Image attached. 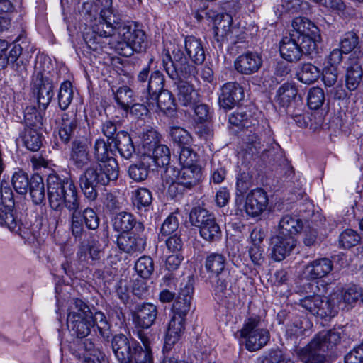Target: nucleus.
<instances>
[{
    "label": "nucleus",
    "instance_id": "obj_15",
    "mask_svg": "<svg viewBox=\"0 0 363 363\" xmlns=\"http://www.w3.org/2000/svg\"><path fill=\"white\" fill-rule=\"evenodd\" d=\"M194 289L193 282L190 277H188L187 281L184 284H182L178 297L173 303V315H177L186 320V316L191 308Z\"/></svg>",
    "mask_w": 363,
    "mask_h": 363
},
{
    "label": "nucleus",
    "instance_id": "obj_47",
    "mask_svg": "<svg viewBox=\"0 0 363 363\" xmlns=\"http://www.w3.org/2000/svg\"><path fill=\"white\" fill-rule=\"evenodd\" d=\"M26 128L40 130L43 126V116L35 107H27L24 113Z\"/></svg>",
    "mask_w": 363,
    "mask_h": 363
},
{
    "label": "nucleus",
    "instance_id": "obj_23",
    "mask_svg": "<svg viewBox=\"0 0 363 363\" xmlns=\"http://www.w3.org/2000/svg\"><path fill=\"white\" fill-rule=\"evenodd\" d=\"M157 313V308L152 303L138 304L134 311L133 320L138 327L147 329L154 324Z\"/></svg>",
    "mask_w": 363,
    "mask_h": 363
},
{
    "label": "nucleus",
    "instance_id": "obj_45",
    "mask_svg": "<svg viewBox=\"0 0 363 363\" xmlns=\"http://www.w3.org/2000/svg\"><path fill=\"white\" fill-rule=\"evenodd\" d=\"M296 39L298 40L302 55H312L316 52L317 42L320 41L321 36L320 32H318V36L315 35H307L296 37Z\"/></svg>",
    "mask_w": 363,
    "mask_h": 363
},
{
    "label": "nucleus",
    "instance_id": "obj_5",
    "mask_svg": "<svg viewBox=\"0 0 363 363\" xmlns=\"http://www.w3.org/2000/svg\"><path fill=\"white\" fill-rule=\"evenodd\" d=\"M341 333L336 329L316 334L297 355L303 363H327V354L340 342Z\"/></svg>",
    "mask_w": 363,
    "mask_h": 363
},
{
    "label": "nucleus",
    "instance_id": "obj_12",
    "mask_svg": "<svg viewBox=\"0 0 363 363\" xmlns=\"http://www.w3.org/2000/svg\"><path fill=\"white\" fill-rule=\"evenodd\" d=\"M225 265L226 258L222 254L212 252L206 258V269L211 277L216 279V289L218 292L224 293L230 284V272Z\"/></svg>",
    "mask_w": 363,
    "mask_h": 363
},
{
    "label": "nucleus",
    "instance_id": "obj_40",
    "mask_svg": "<svg viewBox=\"0 0 363 363\" xmlns=\"http://www.w3.org/2000/svg\"><path fill=\"white\" fill-rule=\"evenodd\" d=\"M228 121L239 128H248L255 125L256 120L252 116L250 111L240 108L230 115Z\"/></svg>",
    "mask_w": 363,
    "mask_h": 363
},
{
    "label": "nucleus",
    "instance_id": "obj_64",
    "mask_svg": "<svg viewBox=\"0 0 363 363\" xmlns=\"http://www.w3.org/2000/svg\"><path fill=\"white\" fill-rule=\"evenodd\" d=\"M345 363H362L363 362V341L355 347L345 357Z\"/></svg>",
    "mask_w": 363,
    "mask_h": 363
},
{
    "label": "nucleus",
    "instance_id": "obj_6",
    "mask_svg": "<svg viewBox=\"0 0 363 363\" xmlns=\"http://www.w3.org/2000/svg\"><path fill=\"white\" fill-rule=\"evenodd\" d=\"M0 225L26 238L29 233L28 227L18 218L13 209V193L9 184L4 181L0 184Z\"/></svg>",
    "mask_w": 363,
    "mask_h": 363
},
{
    "label": "nucleus",
    "instance_id": "obj_54",
    "mask_svg": "<svg viewBox=\"0 0 363 363\" xmlns=\"http://www.w3.org/2000/svg\"><path fill=\"white\" fill-rule=\"evenodd\" d=\"M11 182L14 189L20 194H25L30 186L28 174L21 169L13 174Z\"/></svg>",
    "mask_w": 363,
    "mask_h": 363
},
{
    "label": "nucleus",
    "instance_id": "obj_55",
    "mask_svg": "<svg viewBox=\"0 0 363 363\" xmlns=\"http://www.w3.org/2000/svg\"><path fill=\"white\" fill-rule=\"evenodd\" d=\"M308 105L311 109L317 110L324 104L325 93L320 87H313L308 93Z\"/></svg>",
    "mask_w": 363,
    "mask_h": 363
},
{
    "label": "nucleus",
    "instance_id": "obj_27",
    "mask_svg": "<svg viewBox=\"0 0 363 363\" xmlns=\"http://www.w3.org/2000/svg\"><path fill=\"white\" fill-rule=\"evenodd\" d=\"M70 160L78 169H82L90 162L89 144L85 139H75L72 142Z\"/></svg>",
    "mask_w": 363,
    "mask_h": 363
},
{
    "label": "nucleus",
    "instance_id": "obj_57",
    "mask_svg": "<svg viewBox=\"0 0 363 363\" xmlns=\"http://www.w3.org/2000/svg\"><path fill=\"white\" fill-rule=\"evenodd\" d=\"M359 43L358 35L354 31L345 33L340 39V45L344 53L347 54L354 50Z\"/></svg>",
    "mask_w": 363,
    "mask_h": 363
},
{
    "label": "nucleus",
    "instance_id": "obj_49",
    "mask_svg": "<svg viewBox=\"0 0 363 363\" xmlns=\"http://www.w3.org/2000/svg\"><path fill=\"white\" fill-rule=\"evenodd\" d=\"M360 240L359 234L352 229H346L339 235V245L344 249H350L356 246L360 242Z\"/></svg>",
    "mask_w": 363,
    "mask_h": 363
},
{
    "label": "nucleus",
    "instance_id": "obj_10",
    "mask_svg": "<svg viewBox=\"0 0 363 363\" xmlns=\"http://www.w3.org/2000/svg\"><path fill=\"white\" fill-rule=\"evenodd\" d=\"M190 223L199 228V234L205 240L213 242L220 240L221 230L214 215L205 208H194L189 214Z\"/></svg>",
    "mask_w": 363,
    "mask_h": 363
},
{
    "label": "nucleus",
    "instance_id": "obj_13",
    "mask_svg": "<svg viewBox=\"0 0 363 363\" xmlns=\"http://www.w3.org/2000/svg\"><path fill=\"white\" fill-rule=\"evenodd\" d=\"M45 72H37L33 76L31 90L39 108L45 111L54 96L52 80Z\"/></svg>",
    "mask_w": 363,
    "mask_h": 363
},
{
    "label": "nucleus",
    "instance_id": "obj_53",
    "mask_svg": "<svg viewBox=\"0 0 363 363\" xmlns=\"http://www.w3.org/2000/svg\"><path fill=\"white\" fill-rule=\"evenodd\" d=\"M152 201V193L145 188H140L135 191L133 203L137 209L148 207Z\"/></svg>",
    "mask_w": 363,
    "mask_h": 363
},
{
    "label": "nucleus",
    "instance_id": "obj_29",
    "mask_svg": "<svg viewBox=\"0 0 363 363\" xmlns=\"http://www.w3.org/2000/svg\"><path fill=\"white\" fill-rule=\"evenodd\" d=\"M363 80V68L357 59H351L346 69L345 85L350 91L356 90Z\"/></svg>",
    "mask_w": 363,
    "mask_h": 363
},
{
    "label": "nucleus",
    "instance_id": "obj_52",
    "mask_svg": "<svg viewBox=\"0 0 363 363\" xmlns=\"http://www.w3.org/2000/svg\"><path fill=\"white\" fill-rule=\"evenodd\" d=\"M179 162L182 166L199 165V156L191 146L180 147Z\"/></svg>",
    "mask_w": 363,
    "mask_h": 363
},
{
    "label": "nucleus",
    "instance_id": "obj_24",
    "mask_svg": "<svg viewBox=\"0 0 363 363\" xmlns=\"http://www.w3.org/2000/svg\"><path fill=\"white\" fill-rule=\"evenodd\" d=\"M262 65L261 56L251 52L240 55L234 62L235 69L242 74H252L257 72Z\"/></svg>",
    "mask_w": 363,
    "mask_h": 363
},
{
    "label": "nucleus",
    "instance_id": "obj_4",
    "mask_svg": "<svg viewBox=\"0 0 363 363\" xmlns=\"http://www.w3.org/2000/svg\"><path fill=\"white\" fill-rule=\"evenodd\" d=\"M118 164L116 159L108 163L96 164L88 167L79 178L80 188L86 199L94 201L98 197V187L106 186L118 179Z\"/></svg>",
    "mask_w": 363,
    "mask_h": 363
},
{
    "label": "nucleus",
    "instance_id": "obj_43",
    "mask_svg": "<svg viewBox=\"0 0 363 363\" xmlns=\"http://www.w3.org/2000/svg\"><path fill=\"white\" fill-rule=\"evenodd\" d=\"M320 75L318 67L311 63L303 64L298 73V79L304 84H312L316 82Z\"/></svg>",
    "mask_w": 363,
    "mask_h": 363
},
{
    "label": "nucleus",
    "instance_id": "obj_62",
    "mask_svg": "<svg viewBox=\"0 0 363 363\" xmlns=\"http://www.w3.org/2000/svg\"><path fill=\"white\" fill-rule=\"evenodd\" d=\"M303 321L296 318L293 322L287 324L286 334L290 339L296 338L303 334Z\"/></svg>",
    "mask_w": 363,
    "mask_h": 363
},
{
    "label": "nucleus",
    "instance_id": "obj_39",
    "mask_svg": "<svg viewBox=\"0 0 363 363\" xmlns=\"http://www.w3.org/2000/svg\"><path fill=\"white\" fill-rule=\"evenodd\" d=\"M77 122L74 115L69 116L67 113L62 115V123L59 129V136L62 141L67 143L74 136Z\"/></svg>",
    "mask_w": 363,
    "mask_h": 363
},
{
    "label": "nucleus",
    "instance_id": "obj_30",
    "mask_svg": "<svg viewBox=\"0 0 363 363\" xmlns=\"http://www.w3.org/2000/svg\"><path fill=\"white\" fill-rule=\"evenodd\" d=\"M303 228L302 220L296 215L286 214L284 216L278 226V235L284 237H294Z\"/></svg>",
    "mask_w": 363,
    "mask_h": 363
},
{
    "label": "nucleus",
    "instance_id": "obj_61",
    "mask_svg": "<svg viewBox=\"0 0 363 363\" xmlns=\"http://www.w3.org/2000/svg\"><path fill=\"white\" fill-rule=\"evenodd\" d=\"M359 298H362V291L356 286H350L344 289L340 293V298L347 304H352L357 302Z\"/></svg>",
    "mask_w": 363,
    "mask_h": 363
},
{
    "label": "nucleus",
    "instance_id": "obj_2",
    "mask_svg": "<svg viewBox=\"0 0 363 363\" xmlns=\"http://www.w3.org/2000/svg\"><path fill=\"white\" fill-rule=\"evenodd\" d=\"M48 198L51 208L69 213L70 229L76 235L82 232L80 198L74 181L69 177L50 174L47 178Z\"/></svg>",
    "mask_w": 363,
    "mask_h": 363
},
{
    "label": "nucleus",
    "instance_id": "obj_37",
    "mask_svg": "<svg viewBox=\"0 0 363 363\" xmlns=\"http://www.w3.org/2000/svg\"><path fill=\"white\" fill-rule=\"evenodd\" d=\"M93 328L104 340L108 341L112 336L111 324L106 315L101 311H96L93 314Z\"/></svg>",
    "mask_w": 363,
    "mask_h": 363
},
{
    "label": "nucleus",
    "instance_id": "obj_8",
    "mask_svg": "<svg viewBox=\"0 0 363 363\" xmlns=\"http://www.w3.org/2000/svg\"><path fill=\"white\" fill-rule=\"evenodd\" d=\"M153 60L150 59L148 65L143 68L137 74L134 87L138 94H141V100L151 104V99L164 88V77L159 70L150 71V65Z\"/></svg>",
    "mask_w": 363,
    "mask_h": 363
},
{
    "label": "nucleus",
    "instance_id": "obj_26",
    "mask_svg": "<svg viewBox=\"0 0 363 363\" xmlns=\"http://www.w3.org/2000/svg\"><path fill=\"white\" fill-rule=\"evenodd\" d=\"M279 52L281 57L289 62H297L303 57L295 34L282 38L279 44Z\"/></svg>",
    "mask_w": 363,
    "mask_h": 363
},
{
    "label": "nucleus",
    "instance_id": "obj_9",
    "mask_svg": "<svg viewBox=\"0 0 363 363\" xmlns=\"http://www.w3.org/2000/svg\"><path fill=\"white\" fill-rule=\"evenodd\" d=\"M239 333L240 337L245 339L246 349L251 352L262 348L270 338L269 332L265 328L264 320L257 315L248 317Z\"/></svg>",
    "mask_w": 363,
    "mask_h": 363
},
{
    "label": "nucleus",
    "instance_id": "obj_35",
    "mask_svg": "<svg viewBox=\"0 0 363 363\" xmlns=\"http://www.w3.org/2000/svg\"><path fill=\"white\" fill-rule=\"evenodd\" d=\"M150 160V156L143 155L139 162L131 164L128 168L130 177L137 182L145 180L148 177L149 170L152 167Z\"/></svg>",
    "mask_w": 363,
    "mask_h": 363
},
{
    "label": "nucleus",
    "instance_id": "obj_1",
    "mask_svg": "<svg viewBox=\"0 0 363 363\" xmlns=\"http://www.w3.org/2000/svg\"><path fill=\"white\" fill-rule=\"evenodd\" d=\"M83 11L91 16L99 15L84 34V42L89 50L97 53H110L113 50L127 57L146 50L145 33L122 23L121 15L112 7V0H94L93 4L84 3Z\"/></svg>",
    "mask_w": 363,
    "mask_h": 363
},
{
    "label": "nucleus",
    "instance_id": "obj_48",
    "mask_svg": "<svg viewBox=\"0 0 363 363\" xmlns=\"http://www.w3.org/2000/svg\"><path fill=\"white\" fill-rule=\"evenodd\" d=\"M297 95V89L292 84L285 83L277 90L278 101L282 106H288Z\"/></svg>",
    "mask_w": 363,
    "mask_h": 363
},
{
    "label": "nucleus",
    "instance_id": "obj_16",
    "mask_svg": "<svg viewBox=\"0 0 363 363\" xmlns=\"http://www.w3.org/2000/svg\"><path fill=\"white\" fill-rule=\"evenodd\" d=\"M136 346V340L128 338L121 333L115 335L111 340L113 352L118 360L121 363L131 362V354L133 347Z\"/></svg>",
    "mask_w": 363,
    "mask_h": 363
},
{
    "label": "nucleus",
    "instance_id": "obj_36",
    "mask_svg": "<svg viewBox=\"0 0 363 363\" xmlns=\"http://www.w3.org/2000/svg\"><path fill=\"white\" fill-rule=\"evenodd\" d=\"M293 33L296 37L315 35L318 36L319 28L309 19L305 17H296L292 21Z\"/></svg>",
    "mask_w": 363,
    "mask_h": 363
},
{
    "label": "nucleus",
    "instance_id": "obj_56",
    "mask_svg": "<svg viewBox=\"0 0 363 363\" xmlns=\"http://www.w3.org/2000/svg\"><path fill=\"white\" fill-rule=\"evenodd\" d=\"M132 96L133 91L130 88L122 86L115 94V100L123 110L128 111L133 102Z\"/></svg>",
    "mask_w": 363,
    "mask_h": 363
},
{
    "label": "nucleus",
    "instance_id": "obj_25",
    "mask_svg": "<svg viewBox=\"0 0 363 363\" xmlns=\"http://www.w3.org/2000/svg\"><path fill=\"white\" fill-rule=\"evenodd\" d=\"M113 228L118 233H126L131 230L143 233L145 230L142 222L138 221L133 214L125 211L115 216L113 219Z\"/></svg>",
    "mask_w": 363,
    "mask_h": 363
},
{
    "label": "nucleus",
    "instance_id": "obj_60",
    "mask_svg": "<svg viewBox=\"0 0 363 363\" xmlns=\"http://www.w3.org/2000/svg\"><path fill=\"white\" fill-rule=\"evenodd\" d=\"M135 363H152V356L150 347H142L137 342V346L133 347L131 354V361Z\"/></svg>",
    "mask_w": 363,
    "mask_h": 363
},
{
    "label": "nucleus",
    "instance_id": "obj_63",
    "mask_svg": "<svg viewBox=\"0 0 363 363\" xmlns=\"http://www.w3.org/2000/svg\"><path fill=\"white\" fill-rule=\"evenodd\" d=\"M75 356L82 363H101L104 360V354L100 351L91 353L76 352Z\"/></svg>",
    "mask_w": 363,
    "mask_h": 363
},
{
    "label": "nucleus",
    "instance_id": "obj_11",
    "mask_svg": "<svg viewBox=\"0 0 363 363\" xmlns=\"http://www.w3.org/2000/svg\"><path fill=\"white\" fill-rule=\"evenodd\" d=\"M167 176L171 179L172 184L169 187V194L175 195L182 188L188 189L197 185L201 180L202 172L200 165L182 166L181 169L169 167L166 170Z\"/></svg>",
    "mask_w": 363,
    "mask_h": 363
},
{
    "label": "nucleus",
    "instance_id": "obj_33",
    "mask_svg": "<svg viewBox=\"0 0 363 363\" xmlns=\"http://www.w3.org/2000/svg\"><path fill=\"white\" fill-rule=\"evenodd\" d=\"M113 143L121 156L126 160L130 159L135 152L132 138L125 131H118Z\"/></svg>",
    "mask_w": 363,
    "mask_h": 363
},
{
    "label": "nucleus",
    "instance_id": "obj_14",
    "mask_svg": "<svg viewBox=\"0 0 363 363\" xmlns=\"http://www.w3.org/2000/svg\"><path fill=\"white\" fill-rule=\"evenodd\" d=\"M300 305L311 314L322 318L333 317L336 313L330 301L326 296L320 295L306 296L300 300Z\"/></svg>",
    "mask_w": 363,
    "mask_h": 363
},
{
    "label": "nucleus",
    "instance_id": "obj_17",
    "mask_svg": "<svg viewBox=\"0 0 363 363\" xmlns=\"http://www.w3.org/2000/svg\"><path fill=\"white\" fill-rule=\"evenodd\" d=\"M244 97L242 87L237 82L225 83L221 88L218 98L221 108L229 110L233 108Z\"/></svg>",
    "mask_w": 363,
    "mask_h": 363
},
{
    "label": "nucleus",
    "instance_id": "obj_58",
    "mask_svg": "<svg viewBox=\"0 0 363 363\" xmlns=\"http://www.w3.org/2000/svg\"><path fill=\"white\" fill-rule=\"evenodd\" d=\"M135 268L141 277L148 278L154 271L153 261L150 257H141L136 262Z\"/></svg>",
    "mask_w": 363,
    "mask_h": 363
},
{
    "label": "nucleus",
    "instance_id": "obj_3",
    "mask_svg": "<svg viewBox=\"0 0 363 363\" xmlns=\"http://www.w3.org/2000/svg\"><path fill=\"white\" fill-rule=\"evenodd\" d=\"M162 67L169 77L175 81L177 95L180 103L185 106L196 104L199 100V94L193 85L184 79L195 77L197 69L189 63L182 50L174 49L172 55L167 52L162 57Z\"/></svg>",
    "mask_w": 363,
    "mask_h": 363
},
{
    "label": "nucleus",
    "instance_id": "obj_22",
    "mask_svg": "<svg viewBox=\"0 0 363 363\" xmlns=\"http://www.w3.org/2000/svg\"><path fill=\"white\" fill-rule=\"evenodd\" d=\"M294 237H284L277 235L272 238V248L269 257L276 262H280L289 255L296 246Z\"/></svg>",
    "mask_w": 363,
    "mask_h": 363
},
{
    "label": "nucleus",
    "instance_id": "obj_42",
    "mask_svg": "<svg viewBox=\"0 0 363 363\" xmlns=\"http://www.w3.org/2000/svg\"><path fill=\"white\" fill-rule=\"evenodd\" d=\"M169 135L174 144L179 148L191 146L193 141L191 134L186 130L179 126L170 128Z\"/></svg>",
    "mask_w": 363,
    "mask_h": 363
},
{
    "label": "nucleus",
    "instance_id": "obj_50",
    "mask_svg": "<svg viewBox=\"0 0 363 363\" xmlns=\"http://www.w3.org/2000/svg\"><path fill=\"white\" fill-rule=\"evenodd\" d=\"M94 154L100 164L108 163L111 159H115L110 156V145L107 144L104 139H97L94 145Z\"/></svg>",
    "mask_w": 363,
    "mask_h": 363
},
{
    "label": "nucleus",
    "instance_id": "obj_41",
    "mask_svg": "<svg viewBox=\"0 0 363 363\" xmlns=\"http://www.w3.org/2000/svg\"><path fill=\"white\" fill-rule=\"evenodd\" d=\"M152 155H149L151 158L150 164L157 167H164L167 166L170 162V150L165 145H156V143L152 145ZM144 156H146L145 155Z\"/></svg>",
    "mask_w": 363,
    "mask_h": 363
},
{
    "label": "nucleus",
    "instance_id": "obj_31",
    "mask_svg": "<svg viewBox=\"0 0 363 363\" xmlns=\"http://www.w3.org/2000/svg\"><path fill=\"white\" fill-rule=\"evenodd\" d=\"M184 49L189 58L194 64L201 65L204 62L206 55L200 39L192 35L186 37L184 40Z\"/></svg>",
    "mask_w": 363,
    "mask_h": 363
},
{
    "label": "nucleus",
    "instance_id": "obj_51",
    "mask_svg": "<svg viewBox=\"0 0 363 363\" xmlns=\"http://www.w3.org/2000/svg\"><path fill=\"white\" fill-rule=\"evenodd\" d=\"M258 363H294L281 350H272L257 359Z\"/></svg>",
    "mask_w": 363,
    "mask_h": 363
},
{
    "label": "nucleus",
    "instance_id": "obj_28",
    "mask_svg": "<svg viewBox=\"0 0 363 363\" xmlns=\"http://www.w3.org/2000/svg\"><path fill=\"white\" fill-rule=\"evenodd\" d=\"M185 330V320L172 315L166 332L164 350H169L181 338Z\"/></svg>",
    "mask_w": 363,
    "mask_h": 363
},
{
    "label": "nucleus",
    "instance_id": "obj_32",
    "mask_svg": "<svg viewBox=\"0 0 363 363\" xmlns=\"http://www.w3.org/2000/svg\"><path fill=\"white\" fill-rule=\"evenodd\" d=\"M156 101L157 107L164 113H171L177 110V104L174 95L167 89H162L151 99V104H148L154 106Z\"/></svg>",
    "mask_w": 363,
    "mask_h": 363
},
{
    "label": "nucleus",
    "instance_id": "obj_38",
    "mask_svg": "<svg viewBox=\"0 0 363 363\" xmlns=\"http://www.w3.org/2000/svg\"><path fill=\"white\" fill-rule=\"evenodd\" d=\"M29 192L32 201L41 204L45 200V190L43 179L39 174L33 175L30 179Z\"/></svg>",
    "mask_w": 363,
    "mask_h": 363
},
{
    "label": "nucleus",
    "instance_id": "obj_19",
    "mask_svg": "<svg viewBox=\"0 0 363 363\" xmlns=\"http://www.w3.org/2000/svg\"><path fill=\"white\" fill-rule=\"evenodd\" d=\"M231 23L232 17L228 14L223 15L220 18L215 21L214 38L219 48H222L225 42H230L231 44L237 43L233 35L237 30L231 28Z\"/></svg>",
    "mask_w": 363,
    "mask_h": 363
},
{
    "label": "nucleus",
    "instance_id": "obj_34",
    "mask_svg": "<svg viewBox=\"0 0 363 363\" xmlns=\"http://www.w3.org/2000/svg\"><path fill=\"white\" fill-rule=\"evenodd\" d=\"M80 214H81V218H80V223L82 227V232L79 235H76L73 233L72 231V235L75 238H78L79 240L82 239L84 234L86 233V230H84V224L86 225V227L89 230H96L98 228L99 225V217L98 216L97 213L95 212V211L89 207H87L84 208V210L82 209V206H80Z\"/></svg>",
    "mask_w": 363,
    "mask_h": 363
},
{
    "label": "nucleus",
    "instance_id": "obj_46",
    "mask_svg": "<svg viewBox=\"0 0 363 363\" xmlns=\"http://www.w3.org/2000/svg\"><path fill=\"white\" fill-rule=\"evenodd\" d=\"M73 88L69 81H65L60 85L57 95L59 106L62 110H66L73 99Z\"/></svg>",
    "mask_w": 363,
    "mask_h": 363
},
{
    "label": "nucleus",
    "instance_id": "obj_59",
    "mask_svg": "<svg viewBox=\"0 0 363 363\" xmlns=\"http://www.w3.org/2000/svg\"><path fill=\"white\" fill-rule=\"evenodd\" d=\"M268 150L265 147L261 138L255 134L250 135L247 138L246 143V151L252 155H257L264 153Z\"/></svg>",
    "mask_w": 363,
    "mask_h": 363
},
{
    "label": "nucleus",
    "instance_id": "obj_44",
    "mask_svg": "<svg viewBox=\"0 0 363 363\" xmlns=\"http://www.w3.org/2000/svg\"><path fill=\"white\" fill-rule=\"evenodd\" d=\"M41 134L38 130L26 128L23 136V142L26 147L33 152L40 150L42 146Z\"/></svg>",
    "mask_w": 363,
    "mask_h": 363
},
{
    "label": "nucleus",
    "instance_id": "obj_18",
    "mask_svg": "<svg viewBox=\"0 0 363 363\" xmlns=\"http://www.w3.org/2000/svg\"><path fill=\"white\" fill-rule=\"evenodd\" d=\"M117 245L121 250L128 254L141 253L146 246V237L143 233L133 231L118 238Z\"/></svg>",
    "mask_w": 363,
    "mask_h": 363
},
{
    "label": "nucleus",
    "instance_id": "obj_20",
    "mask_svg": "<svg viewBox=\"0 0 363 363\" xmlns=\"http://www.w3.org/2000/svg\"><path fill=\"white\" fill-rule=\"evenodd\" d=\"M267 204V194L263 189L252 190L246 197L245 212L252 217H257L266 209Z\"/></svg>",
    "mask_w": 363,
    "mask_h": 363
},
{
    "label": "nucleus",
    "instance_id": "obj_7",
    "mask_svg": "<svg viewBox=\"0 0 363 363\" xmlns=\"http://www.w3.org/2000/svg\"><path fill=\"white\" fill-rule=\"evenodd\" d=\"M93 313L82 300H72L67 310V325L78 338L87 337L93 328Z\"/></svg>",
    "mask_w": 363,
    "mask_h": 363
},
{
    "label": "nucleus",
    "instance_id": "obj_21",
    "mask_svg": "<svg viewBox=\"0 0 363 363\" xmlns=\"http://www.w3.org/2000/svg\"><path fill=\"white\" fill-rule=\"evenodd\" d=\"M333 269V262L328 258H319L308 262L303 268V274L307 280H315L326 277Z\"/></svg>",
    "mask_w": 363,
    "mask_h": 363
}]
</instances>
